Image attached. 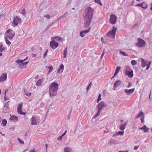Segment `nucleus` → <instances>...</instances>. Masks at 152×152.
I'll return each mask as SVG.
<instances>
[{
	"label": "nucleus",
	"mask_w": 152,
	"mask_h": 152,
	"mask_svg": "<svg viewBox=\"0 0 152 152\" xmlns=\"http://www.w3.org/2000/svg\"><path fill=\"white\" fill-rule=\"evenodd\" d=\"M63 137V136L61 135V136H60L58 137L57 140H58L61 141L62 140Z\"/></svg>",
	"instance_id": "obj_42"
},
{
	"label": "nucleus",
	"mask_w": 152,
	"mask_h": 152,
	"mask_svg": "<svg viewBox=\"0 0 152 152\" xmlns=\"http://www.w3.org/2000/svg\"><path fill=\"white\" fill-rule=\"evenodd\" d=\"M35 79H38V78H39V75H37L35 76Z\"/></svg>",
	"instance_id": "obj_60"
},
{
	"label": "nucleus",
	"mask_w": 152,
	"mask_h": 152,
	"mask_svg": "<svg viewBox=\"0 0 152 152\" xmlns=\"http://www.w3.org/2000/svg\"><path fill=\"white\" fill-rule=\"evenodd\" d=\"M131 63L133 65H136L137 62L135 60H132L131 61Z\"/></svg>",
	"instance_id": "obj_34"
},
{
	"label": "nucleus",
	"mask_w": 152,
	"mask_h": 152,
	"mask_svg": "<svg viewBox=\"0 0 152 152\" xmlns=\"http://www.w3.org/2000/svg\"><path fill=\"white\" fill-rule=\"evenodd\" d=\"M147 4L145 2H143L142 3L141 7L144 9H146L147 7Z\"/></svg>",
	"instance_id": "obj_23"
},
{
	"label": "nucleus",
	"mask_w": 152,
	"mask_h": 152,
	"mask_svg": "<svg viewBox=\"0 0 152 152\" xmlns=\"http://www.w3.org/2000/svg\"><path fill=\"white\" fill-rule=\"evenodd\" d=\"M48 68L49 69V70L48 73V75L50 74L52 71L53 69V67L52 66H49Z\"/></svg>",
	"instance_id": "obj_28"
},
{
	"label": "nucleus",
	"mask_w": 152,
	"mask_h": 152,
	"mask_svg": "<svg viewBox=\"0 0 152 152\" xmlns=\"http://www.w3.org/2000/svg\"><path fill=\"white\" fill-rule=\"evenodd\" d=\"M116 17L115 15L112 14L110 16V22L112 24H114L116 21Z\"/></svg>",
	"instance_id": "obj_9"
},
{
	"label": "nucleus",
	"mask_w": 152,
	"mask_h": 152,
	"mask_svg": "<svg viewBox=\"0 0 152 152\" xmlns=\"http://www.w3.org/2000/svg\"><path fill=\"white\" fill-rule=\"evenodd\" d=\"M118 143V142L117 140L112 139H110L108 142V145H110L113 144H117Z\"/></svg>",
	"instance_id": "obj_13"
},
{
	"label": "nucleus",
	"mask_w": 152,
	"mask_h": 152,
	"mask_svg": "<svg viewBox=\"0 0 152 152\" xmlns=\"http://www.w3.org/2000/svg\"><path fill=\"white\" fill-rule=\"evenodd\" d=\"M117 30V28L113 27V29L107 33V36L108 37L113 38V39H114Z\"/></svg>",
	"instance_id": "obj_4"
},
{
	"label": "nucleus",
	"mask_w": 152,
	"mask_h": 152,
	"mask_svg": "<svg viewBox=\"0 0 152 152\" xmlns=\"http://www.w3.org/2000/svg\"><path fill=\"white\" fill-rule=\"evenodd\" d=\"M131 70H132L130 68L129 66H127L126 69L125 70V73L126 74L129 72L131 71Z\"/></svg>",
	"instance_id": "obj_25"
},
{
	"label": "nucleus",
	"mask_w": 152,
	"mask_h": 152,
	"mask_svg": "<svg viewBox=\"0 0 152 152\" xmlns=\"http://www.w3.org/2000/svg\"><path fill=\"white\" fill-rule=\"evenodd\" d=\"M64 67L63 65V64H61L59 66V70H61V69H62V72H63V70L64 69Z\"/></svg>",
	"instance_id": "obj_37"
},
{
	"label": "nucleus",
	"mask_w": 152,
	"mask_h": 152,
	"mask_svg": "<svg viewBox=\"0 0 152 152\" xmlns=\"http://www.w3.org/2000/svg\"><path fill=\"white\" fill-rule=\"evenodd\" d=\"M144 116L143 117H142L141 118V122L142 123H143L144 122Z\"/></svg>",
	"instance_id": "obj_46"
},
{
	"label": "nucleus",
	"mask_w": 152,
	"mask_h": 152,
	"mask_svg": "<svg viewBox=\"0 0 152 152\" xmlns=\"http://www.w3.org/2000/svg\"><path fill=\"white\" fill-rule=\"evenodd\" d=\"M118 135V133L116 132L113 135V137H115L116 136H117Z\"/></svg>",
	"instance_id": "obj_50"
},
{
	"label": "nucleus",
	"mask_w": 152,
	"mask_h": 152,
	"mask_svg": "<svg viewBox=\"0 0 152 152\" xmlns=\"http://www.w3.org/2000/svg\"><path fill=\"white\" fill-rule=\"evenodd\" d=\"M132 85L130 83H129V85H128L127 87L128 88H129Z\"/></svg>",
	"instance_id": "obj_54"
},
{
	"label": "nucleus",
	"mask_w": 152,
	"mask_h": 152,
	"mask_svg": "<svg viewBox=\"0 0 152 152\" xmlns=\"http://www.w3.org/2000/svg\"><path fill=\"white\" fill-rule=\"evenodd\" d=\"M128 152V151H119L118 152Z\"/></svg>",
	"instance_id": "obj_62"
},
{
	"label": "nucleus",
	"mask_w": 152,
	"mask_h": 152,
	"mask_svg": "<svg viewBox=\"0 0 152 152\" xmlns=\"http://www.w3.org/2000/svg\"><path fill=\"white\" fill-rule=\"evenodd\" d=\"M118 72H116V71H115V73L114 74V77L115 76L118 74Z\"/></svg>",
	"instance_id": "obj_57"
},
{
	"label": "nucleus",
	"mask_w": 152,
	"mask_h": 152,
	"mask_svg": "<svg viewBox=\"0 0 152 152\" xmlns=\"http://www.w3.org/2000/svg\"><path fill=\"white\" fill-rule=\"evenodd\" d=\"M125 75H126L128 76L129 77L132 78L133 76L134 75L133 70H131L130 72H129Z\"/></svg>",
	"instance_id": "obj_17"
},
{
	"label": "nucleus",
	"mask_w": 152,
	"mask_h": 152,
	"mask_svg": "<svg viewBox=\"0 0 152 152\" xmlns=\"http://www.w3.org/2000/svg\"><path fill=\"white\" fill-rule=\"evenodd\" d=\"M31 124L32 125H36L37 123V120L36 117L34 116L32 117L31 119Z\"/></svg>",
	"instance_id": "obj_11"
},
{
	"label": "nucleus",
	"mask_w": 152,
	"mask_h": 152,
	"mask_svg": "<svg viewBox=\"0 0 152 152\" xmlns=\"http://www.w3.org/2000/svg\"><path fill=\"white\" fill-rule=\"evenodd\" d=\"M28 62H24V63L22 62V65H23L24 64H28Z\"/></svg>",
	"instance_id": "obj_58"
},
{
	"label": "nucleus",
	"mask_w": 152,
	"mask_h": 152,
	"mask_svg": "<svg viewBox=\"0 0 152 152\" xmlns=\"http://www.w3.org/2000/svg\"><path fill=\"white\" fill-rule=\"evenodd\" d=\"M35 149H34L32 151H29V152H34L35 151Z\"/></svg>",
	"instance_id": "obj_61"
},
{
	"label": "nucleus",
	"mask_w": 152,
	"mask_h": 152,
	"mask_svg": "<svg viewBox=\"0 0 152 152\" xmlns=\"http://www.w3.org/2000/svg\"><path fill=\"white\" fill-rule=\"evenodd\" d=\"M67 47H66L65 48V49L64 50L63 52V56L64 58H66V53H67Z\"/></svg>",
	"instance_id": "obj_26"
},
{
	"label": "nucleus",
	"mask_w": 152,
	"mask_h": 152,
	"mask_svg": "<svg viewBox=\"0 0 152 152\" xmlns=\"http://www.w3.org/2000/svg\"><path fill=\"white\" fill-rule=\"evenodd\" d=\"M138 42L137 44V46L139 47H142L145 45V42L140 38L138 39Z\"/></svg>",
	"instance_id": "obj_8"
},
{
	"label": "nucleus",
	"mask_w": 152,
	"mask_h": 152,
	"mask_svg": "<svg viewBox=\"0 0 152 152\" xmlns=\"http://www.w3.org/2000/svg\"><path fill=\"white\" fill-rule=\"evenodd\" d=\"M90 29L91 28L90 27L87 30H85V31H81L80 33V36L81 37H84L86 34L88 33Z\"/></svg>",
	"instance_id": "obj_14"
},
{
	"label": "nucleus",
	"mask_w": 152,
	"mask_h": 152,
	"mask_svg": "<svg viewBox=\"0 0 152 152\" xmlns=\"http://www.w3.org/2000/svg\"><path fill=\"white\" fill-rule=\"evenodd\" d=\"M140 129H144V132H148L149 128H148L145 125H144L141 128H140Z\"/></svg>",
	"instance_id": "obj_18"
},
{
	"label": "nucleus",
	"mask_w": 152,
	"mask_h": 152,
	"mask_svg": "<svg viewBox=\"0 0 152 152\" xmlns=\"http://www.w3.org/2000/svg\"><path fill=\"white\" fill-rule=\"evenodd\" d=\"M94 11V10L90 7L86 10L83 15L85 21L84 27L85 28H87L90 26Z\"/></svg>",
	"instance_id": "obj_1"
},
{
	"label": "nucleus",
	"mask_w": 152,
	"mask_h": 152,
	"mask_svg": "<svg viewBox=\"0 0 152 152\" xmlns=\"http://www.w3.org/2000/svg\"><path fill=\"white\" fill-rule=\"evenodd\" d=\"M43 80V78H42L41 79H39L38 80L36 83V85L39 86H40L41 85V83Z\"/></svg>",
	"instance_id": "obj_21"
},
{
	"label": "nucleus",
	"mask_w": 152,
	"mask_h": 152,
	"mask_svg": "<svg viewBox=\"0 0 152 152\" xmlns=\"http://www.w3.org/2000/svg\"><path fill=\"white\" fill-rule=\"evenodd\" d=\"M21 18L16 16L15 17L12 21V25L14 27H15L17 26L18 24L20 23L21 21Z\"/></svg>",
	"instance_id": "obj_6"
},
{
	"label": "nucleus",
	"mask_w": 152,
	"mask_h": 152,
	"mask_svg": "<svg viewBox=\"0 0 152 152\" xmlns=\"http://www.w3.org/2000/svg\"><path fill=\"white\" fill-rule=\"evenodd\" d=\"M127 124V123L126 122H125L123 125L125 127V126Z\"/></svg>",
	"instance_id": "obj_56"
},
{
	"label": "nucleus",
	"mask_w": 152,
	"mask_h": 152,
	"mask_svg": "<svg viewBox=\"0 0 152 152\" xmlns=\"http://www.w3.org/2000/svg\"><path fill=\"white\" fill-rule=\"evenodd\" d=\"M144 116L143 113L142 112H140L138 114V115L136 117V118H138L141 117H143Z\"/></svg>",
	"instance_id": "obj_22"
},
{
	"label": "nucleus",
	"mask_w": 152,
	"mask_h": 152,
	"mask_svg": "<svg viewBox=\"0 0 152 152\" xmlns=\"http://www.w3.org/2000/svg\"><path fill=\"white\" fill-rule=\"evenodd\" d=\"M101 95L100 94L99 95L98 99L97 101V102H98L99 101H100L101 100Z\"/></svg>",
	"instance_id": "obj_36"
},
{
	"label": "nucleus",
	"mask_w": 152,
	"mask_h": 152,
	"mask_svg": "<svg viewBox=\"0 0 152 152\" xmlns=\"http://www.w3.org/2000/svg\"><path fill=\"white\" fill-rule=\"evenodd\" d=\"M27 58L28 57H26V58L25 59L23 60H20L19 59H18L16 60V62L18 64L20 65H22V62H23L24 61H25Z\"/></svg>",
	"instance_id": "obj_20"
},
{
	"label": "nucleus",
	"mask_w": 152,
	"mask_h": 152,
	"mask_svg": "<svg viewBox=\"0 0 152 152\" xmlns=\"http://www.w3.org/2000/svg\"><path fill=\"white\" fill-rule=\"evenodd\" d=\"M141 62H142L141 66L142 67H144L146 65L147 66V63L148 61L147 60H144L142 58H141Z\"/></svg>",
	"instance_id": "obj_16"
},
{
	"label": "nucleus",
	"mask_w": 152,
	"mask_h": 152,
	"mask_svg": "<svg viewBox=\"0 0 152 152\" xmlns=\"http://www.w3.org/2000/svg\"><path fill=\"white\" fill-rule=\"evenodd\" d=\"M142 3L140 4H138L135 5V6H140L141 7Z\"/></svg>",
	"instance_id": "obj_55"
},
{
	"label": "nucleus",
	"mask_w": 152,
	"mask_h": 152,
	"mask_svg": "<svg viewBox=\"0 0 152 152\" xmlns=\"http://www.w3.org/2000/svg\"><path fill=\"white\" fill-rule=\"evenodd\" d=\"M50 45L52 49H54L58 46V44L54 40H53L50 42Z\"/></svg>",
	"instance_id": "obj_7"
},
{
	"label": "nucleus",
	"mask_w": 152,
	"mask_h": 152,
	"mask_svg": "<svg viewBox=\"0 0 152 152\" xmlns=\"http://www.w3.org/2000/svg\"><path fill=\"white\" fill-rule=\"evenodd\" d=\"M18 139L20 143H21V144H24V142L23 141H21L20 140V139H19V138H18Z\"/></svg>",
	"instance_id": "obj_48"
},
{
	"label": "nucleus",
	"mask_w": 152,
	"mask_h": 152,
	"mask_svg": "<svg viewBox=\"0 0 152 152\" xmlns=\"http://www.w3.org/2000/svg\"><path fill=\"white\" fill-rule=\"evenodd\" d=\"M139 146H135L134 148V149L136 150L139 148Z\"/></svg>",
	"instance_id": "obj_49"
},
{
	"label": "nucleus",
	"mask_w": 152,
	"mask_h": 152,
	"mask_svg": "<svg viewBox=\"0 0 152 152\" xmlns=\"http://www.w3.org/2000/svg\"><path fill=\"white\" fill-rule=\"evenodd\" d=\"M96 3L100 5L101 6H102V4L101 1V0H96Z\"/></svg>",
	"instance_id": "obj_33"
},
{
	"label": "nucleus",
	"mask_w": 152,
	"mask_h": 152,
	"mask_svg": "<svg viewBox=\"0 0 152 152\" xmlns=\"http://www.w3.org/2000/svg\"><path fill=\"white\" fill-rule=\"evenodd\" d=\"M71 148L68 147L65 148L64 150V152H71Z\"/></svg>",
	"instance_id": "obj_29"
},
{
	"label": "nucleus",
	"mask_w": 152,
	"mask_h": 152,
	"mask_svg": "<svg viewBox=\"0 0 152 152\" xmlns=\"http://www.w3.org/2000/svg\"><path fill=\"white\" fill-rule=\"evenodd\" d=\"M104 50L105 49H104L103 52L101 55V58H102L104 55V54L105 53V52H104Z\"/></svg>",
	"instance_id": "obj_51"
},
{
	"label": "nucleus",
	"mask_w": 152,
	"mask_h": 152,
	"mask_svg": "<svg viewBox=\"0 0 152 152\" xmlns=\"http://www.w3.org/2000/svg\"><path fill=\"white\" fill-rule=\"evenodd\" d=\"M107 105V104L105 103L103 101H102L99 104L98 106V112L96 114V117L99 115L100 112L102 110L103 107H106Z\"/></svg>",
	"instance_id": "obj_5"
},
{
	"label": "nucleus",
	"mask_w": 152,
	"mask_h": 152,
	"mask_svg": "<svg viewBox=\"0 0 152 152\" xmlns=\"http://www.w3.org/2000/svg\"><path fill=\"white\" fill-rule=\"evenodd\" d=\"M121 81L120 80H118L116 81L114 83V88H116L119 86L121 84Z\"/></svg>",
	"instance_id": "obj_19"
},
{
	"label": "nucleus",
	"mask_w": 152,
	"mask_h": 152,
	"mask_svg": "<svg viewBox=\"0 0 152 152\" xmlns=\"http://www.w3.org/2000/svg\"><path fill=\"white\" fill-rule=\"evenodd\" d=\"M7 123V121L6 119H3L2 120L1 124L4 126H5Z\"/></svg>",
	"instance_id": "obj_27"
},
{
	"label": "nucleus",
	"mask_w": 152,
	"mask_h": 152,
	"mask_svg": "<svg viewBox=\"0 0 152 152\" xmlns=\"http://www.w3.org/2000/svg\"><path fill=\"white\" fill-rule=\"evenodd\" d=\"M22 11H23V12L22 13V14L24 15L25 14V9L24 8L23 10H22Z\"/></svg>",
	"instance_id": "obj_52"
},
{
	"label": "nucleus",
	"mask_w": 152,
	"mask_h": 152,
	"mask_svg": "<svg viewBox=\"0 0 152 152\" xmlns=\"http://www.w3.org/2000/svg\"><path fill=\"white\" fill-rule=\"evenodd\" d=\"M66 132H67V130H65V131L61 135L62 136H64L66 134Z\"/></svg>",
	"instance_id": "obj_53"
},
{
	"label": "nucleus",
	"mask_w": 152,
	"mask_h": 152,
	"mask_svg": "<svg viewBox=\"0 0 152 152\" xmlns=\"http://www.w3.org/2000/svg\"><path fill=\"white\" fill-rule=\"evenodd\" d=\"M56 39L57 40H58V41H60L61 40V37H58V36H56L54 37L53 38H51V39Z\"/></svg>",
	"instance_id": "obj_32"
},
{
	"label": "nucleus",
	"mask_w": 152,
	"mask_h": 152,
	"mask_svg": "<svg viewBox=\"0 0 152 152\" xmlns=\"http://www.w3.org/2000/svg\"><path fill=\"white\" fill-rule=\"evenodd\" d=\"M23 103H21L19 104L17 108V111L18 113L20 115H25L26 113L23 112L21 111V109L22 107Z\"/></svg>",
	"instance_id": "obj_10"
},
{
	"label": "nucleus",
	"mask_w": 152,
	"mask_h": 152,
	"mask_svg": "<svg viewBox=\"0 0 152 152\" xmlns=\"http://www.w3.org/2000/svg\"><path fill=\"white\" fill-rule=\"evenodd\" d=\"M7 74H2L0 77V82H3L7 78Z\"/></svg>",
	"instance_id": "obj_15"
},
{
	"label": "nucleus",
	"mask_w": 152,
	"mask_h": 152,
	"mask_svg": "<svg viewBox=\"0 0 152 152\" xmlns=\"http://www.w3.org/2000/svg\"><path fill=\"white\" fill-rule=\"evenodd\" d=\"M125 127L123 125L120 126V129L122 131L124 130V129H125Z\"/></svg>",
	"instance_id": "obj_40"
},
{
	"label": "nucleus",
	"mask_w": 152,
	"mask_h": 152,
	"mask_svg": "<svg viewBox=\"0 0 152 152\" xmlns=\"http://www.w3.org/2000/svg\"><path fill=\"white\" fill-rule=\"evenodd\" d=\"M45 17L48 19H50V15H48V14L45 15Z\"/></svg>",
	"instance_id": "obj_45"
},
{
	"label": "nucleus",
	"mask_w": 152,
	"mask_h": 152,
	"mask_svg": "<svg viewBox=\"0 0 152 152\" xmlns=\"http://www.w3.org/2000/svg\"><path fill=\"white\" fill-rule=\"evenodd\" d=\"M25 94L27 96H29L31 95V93L30 92L28 93V92H26L25 93Z\"/></svg>",
	"instance_id": "obj_44"
},
{
	"label": "nucleus",
	"mask_w": 152,
	"mask_h": 152,
	"mask_svg": "<svg viewBox=\"0 0 152 152\" xmlns=\"http://www.w3.org/2000/svg\"><path fill=\"white\" fill-rule=\"evenodd\" d=\"M58 87V84L56 83L53 82L50 84L49 93L50 96H54L56 95Z\"/></svg>",
	"instance_id": "obj_2"
},
{
	"label": "nucleus",
	"mask_w": 152,
	"mask_h": 152,
	"mask_svg": "<svg viewBox=\"0 0 152 152\" xmlns=\"http://www.w3.org/2000/svg\"><path fill=\"white\" fill-rule=\"evenodd\" d=\"M92 85V83L91 82L90 83V84H89V85L88 86V87L87 88V91H88L89 90V89L91 87V86Z\"/></svg>",
	"instance_id": "obj_41"
},
{
	"label": "nucleus",
	"mask_w": 152,
	"mask_h": 152,
	"mask_svg": "<svg viewBox=\"0 0 152 152\" xmlns=\"http://www.w3.org/2000/svg\"><path fill=\"white\" fill-rule=\"evenodd\" d=\"M45 147H46V151H47V148H48V145L47 144H45Z\"/></svg>",
	"instance_id": "obj_63"
},
{
	"label": "nucleus",
	"mask_w": 152,
	"mask_h": 152,
	"mask_svg": "<svg viewBox=\"0 0 152 152\" xmlns=\"http://www.w3.org/2000/svg\"><path fill=\"white\" fill-rule=\"evenodd\" d=\"M61 70H59V69L57 71V72L58 73H59L60 72Z\"/></svg>",
	"instance_id": "obj_59"
},
{
	"label": "nucleus",
	"mask_w": 152,
	"mask_h": 152,
	"mask_svg": "<svg viewBox=\"0 0 152 152\" xmlns=\"http://www.w3.org/2000/svg\"><path fill=\"white\" fill-rule=\"evenodd\" d=\"M70 114H68V119H69L70 118Z\"/></svg>",
	"instance_id": "obj_64"
},
{
	"label": "nucleus",
	"mask_w": 152,
	"mask_h": 152,
	"mask_svg": "<svg viewBox=\"0 0 152 152\" xmlns=\"http://www.w3.org/2000/svg\"><path fill=\"white\" fill-rule=\"evenodd\" d=\"M151 61H150L148 64H147V67L146 68V70H148L149 68L150 67V65L151 64Z\"/></svg>",
	"instance_id": "obj_38"
},
{
	"label": "nucleus",
	"mask_w": 152,
	"mask_h": 152,
	"mask_svg": "<svg viewBox=\"0 0 152 152\" xmlns=\"http://www.w3.org/2000/svg\"><path fill=\"white\" fill-rule=\"evenodd\" d=\"M120 53L123 56H128V55H127L125 52L122 51H120Z\"/></svg>",
	"instance_id": "obj_31"
},
{
	"label": "nucleus",
	"mask_w": 152,
	"mask_h": 152,
	"mask_svg": "<svg viewBox=\"0 0 152 152\" xmlns=\"http://www.w3.org/2000/svg\"><path fill=\"white\" fill-rule=\"evenodd\" d=\"M124 132H122V131H119L118 132V135H122L124 134Z\"/></svg>",
	"instance_id": "obj_43"
},
{
	"label": "nucleus",
	"mask_w": 152,
	"mask_h": 152,
	"mask_svg": "<svg viewBox=\"0 0 152 152\" xmlns=\"http://www.w3.org/2000/svg\"><path fill=\"white\" fill-rule=\"evenodd\" d=\"M48 50H47L45 51V53L44 54V57H45V56H46L47 55V53L48 52Z\"/></svg>",
	"instance_id": "obj_47"
},
{
	"label": "nucleus",
	"mask_w": 152,
	"mask_h": 152,
	"mask_svg": "<svg viewBox=\"0 0 152 152\" xmlns=\"http://www.w3.org/2000/svg\"><path fill=\"white\" fill-rule=\"evenodd\" d=\"M121 68V67L120 66H118L116 67V69L115 71L118 72H119Z\"/></svg>",
	"instance_id": "obj_39"
},
{
	"label": "nucleus",
	"mask_w": 152,
	"mask_h": 152,
	"mask_svg": "<svg viewBox=\"0 0 152 152\" xmlns=\"http://www.w3.org/2000/svg\"><path fill=\"white\" fill-rule=\"evenodd\" d=\"M135 90V88H134L130 89H126L124 90V91L128 95H130V94H133Z\"/></svg>",
	"instance_id": "obj_12"
},
{
	"label": "nucleus",
	"mask_w": 152,
	"mask_h": 152,
	"mask_svg": "<svg viewBox=\"0 0 152 152\" xmlns=\"http://www.w3.org/2000/svg\"><path fill=\"white\" fill-rule=\"evenodd\" d=\"M7 38L6 37H5L6 43L8 45H10L11 44V42H10L7 39Z\"/></svg>",
	"instance_id": "obj_35"
},
{
	"label": "nucleus",
	"mask_w": 152,
	"mask_h": 152,
	"mask_svg": "<svg viewBox=\"0 0 152 152\" xmlns=\"http://www.w3.org/2000/svg\"><path fill=\"white\" fill-rule=\"evenodd\" d=\"M10 119L12 120L17 121L18 120V117L16 116H12L10 117Z\"/></svg>",
	"instance_id": "obj_24"
},
{
	"label": "nucleus",
	"mask_w": 152,
	"mask_h": 152,
	"mask_svg": "<svg viewBox=\"0 0 152 152\" xmlns=\"http://www.w3.org/2000/svg\"><path fill=\"white\" fill-rule=\"evenodd\" d=\"M5 49V48L4 47L3 45L0 43V51L2 52V51Z\"/></svg>",
	"instance_id": "obj_30"
},
{
	"label": "nucleus",
	"mask_w": 152,
	"mask_h": 152,
	"mask_svg": "<svg viewBox=\"0 0 152 152\" xmlns=\"http://www.w3.org/2000/svg\"><path fill=\"white\" fill-rule=\"evenodd\" d=\"M15 35V32L11 29H9L5 33V37L9 39H12Z\"/></svg>",
	"instance_id": "obj_3"
}]
</instances>
